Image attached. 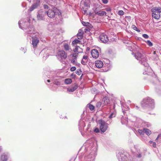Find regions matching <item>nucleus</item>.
<instances>
[{
	"mask_svg": "<svg viewBox=\"0 0 161 161\" xmlns=\"http://www.w3.org/2000/svg\"><path fill=\"white\" fill-rule=\"evenodd\" d=\"M141 105L143 108H153L154 105V100L149 97H147L143 100L141 103Z\"/></svg>",
	"mask_w": 161,
	"mask_h": 161,
	"instance_id": "f257e3e1",
	"label": "nucleus"
},
{
	"mask_svg": "<svg viewBox=\"0 0 161 161\" xmlns=\"http://www.w3.org/2000/svg\"><path fill=\"white\" fill-rule=\"evenodd\" d=\"M135 57L138 60L142 61L141 64L144 66L147 67L148 64L146 62L147 59L145 56L142 55L141 53L137 52L135 54Z\"/></svg>",
	"mask_w": 161,
	"mask_h": 161,
	"instance_id": "f03ea898",
	"label": "nucleus"
},
{
	"mask_svg": "<svg viewBox=\"0 0 161 161\" xmlns=\"http://www.w3.org/2000/svg\"><path fill=\"white\" fill-rule=\"evenodd\" d=\"M46 12L48 16L50 18H53L54 17L55 15H59L61 14L60 12L56 8L53 7L52 9H49Z\"/></svg>",
	"mask_w": 161,
	"mask_h": 161,
	"instance_id": "7ed1b4c3",
	"label": "nucleus"
},
{
	"mask_svg": "<svg viewBox=\"0 0 161 161\" xmlns=\"http://www.w3.org/2000/svg\"><path fill=\"white\" fill-rule=\"evenodd\" d=\"M152 16L153 18L158 19L160 17V13H161V8L155 7L151 9Z\"/></svg>",
	"mask_w": 161,
	"mask_h": 161,
	"instance_id": "20e7f679",
	"label": "nucleus"
},
{
	"mask_svg": "<svg viewBox=\"0 0 161 161\" xmlns=\"http://www.w3.org/2000/svg\"><path fill=\"white\" fill-rule=\"evenodd\" d=\"M98 126L101 132L104 133L107 130L108 124L104 121L100 119L98 121Z\"/></svg>",
	"mask_w": 161,
	"mask_h": 161,
	"instance_id": "39448f33",
	"label": "nucleus"
},
{
	"mask_svg": "<svg viewBox=\"0 0 161 161\" xmlns=\"http://www.w3.org/2000/svg\"><path fill=\"white\" fill-rule=\"evenodd\" d=\"M46 15V12L41 10L38 11L37 16V19L39 20H44Z\"/></svg>",
	"mask_w": 161,
	"mask_h": 161,
	"instance_id": "423d86ee",
	"label": "nucleus"
},
{
	"mask_svg": "<svg viewBox=\"0 0 161 161\" xmlns=\"http://www.w3.org/2000/svg\"><path fill=\"white\" fill-rule=\"evenodd\" d=\"M58 58L61 62H62V60L65 59L67 57V53L64 50L59 51L58 53Z\"/></svg>",
	"mask_w": 161,
	"mask_h": 161,
	"instance_id": "0eeeda50",
	"label": "nucleus"
},
{
	"mask_svg": "<svg viewBox=\"0 0 161 161\" xmlns=\"http://www.w3.org/2000/svg\"><path fill=\"white\" fill-rule=\"evenodd\" d=\"M100 41L104 43H108L109 41V39L107 36L105 34L102 33L99 36Z\"/></svg>",
	"mask_w": 161,
	"mask_h": 161,
	"instance_id": "6e6552de",
	"label": "nucleus"
},
{
	"mask_svg": "<svg viewBox=\"0 0 161 161\" xmlns=\"http://www.w3.org/2000/svg\"><path fill=\"white\" fill-rule=\"evenodd\" d=\"M40 0H34V3L30 8L31 11H33L34 9L36 8L40 4Z\"/></svg>",
	"mask_w": 161,
	"mask_h": 161,
	"instance_id": "1a4fd4ad",
	"label": "nucleus"
},
{
	"mask_svg": "<svg viewBox=\"0 0 161 161\" xmlns=\"http://www.w3.org/2000/svg\"><path fill=\"white\" fill-rule=\"evenodd\" d=\"M78 55V54L77 53H72L70 55V56L73 57L71 60V62L74 64H76V60Z\"/></svg>",
	"mask_w": 161,
	"mask_h": 161,
	"instance_id": "9d476101",
	"label": "nucleus"
},
{
	"mask_svg": "<svg viewBox=\"0 0 161 161\" xmlns=\"http://www.w3.org/2000/svg\"><path fill=\"white\" fill-rule=\"evenodd\" d=\"M91 54L93 58H97L99 55L98 50L96 49H93L91 52Z\"/></svg>",
	"mask_w": 161,
	"mask_h": 161,
	"instance_id": "9b49d317",
	"label": "nucleus"
},
{
	"mask_svg": "<svg viewBox=\"0 0 161 161\" xmlns=\"http://www.w3.org/2000/svg\"><path fill=\"white\" fill-rule=\"evenodd\" d=\"M32 44L34 47H36L37 44L39 42V40L38 38L36 37H33L32 39Z\"/></svg>",
	"mask_w": 161,
	"mask_h": 161,
	"instance_id": "f8f14e48",
	"label": "nucleus"
},
{
	"mask_svg": "<svg viewBox=\"0 0 161 161\" xmlns=\"http://www.w3.org/2000/svg\"><path fill=\"white\" fill-rule=\"evenodd\" d=\"M95 65L97 68H100L102 67L103 64L102 61L98 60L95 62Z\"/></svg>",
	"mask_w": 161,
	"mask_h": 161,
	"instance_id": "ddd939ff",
	"label": "nucleus"
},
{
	"mask_svg": "<svg viewBox=\"0 0 161 161\" xmlns=\"http://www.w3.org/2000/svg\"><path fill=\"white\" fill-rule=\"evenodd\" d=\"M94 13L97 14L98 15L101 16L103 15H106V12L103 11H99L97 10L96 9L94 10Z\"/></svg>",
	"mask_w": 161,
	"mask_h": 161,
	"instance_id": "4468645a",
	"label": "nucleus"
},
{
	"mask_svg": "<svg viewBox=\"0 0 161 161\" xmlns=\"http://www.w3.org/2000/svg\"><path fill=\"white\" fill-rule=\"evenodd\" d=\"M88 57L87 55H84L81 60V63L83 65H86L88 62Z\"/></svg>",
	"mask_w": 161,
	"mask_h": 161,
	"instance_id": "2eb2a0df",
	"label": "nucleus"
},
{
	"mask_svg": "<svg viewBox=\"0 0 161 161\" xmlns=\"http://www.w3.org/2000/svg\"><path fill=\"white\" fill-rule=\"evenodd\" d=\"M82 2L85 7L87 8L90 7V0H82Z\"/></svg>",
	"mask_w": 161,
	"mask_h": 161,
	"instance_id": "dca6fc26",
	"label": "nucleus"
},
{
	"mask_svg": "<svg viewBox=\"0 0 161 161\" xmlns=\"http://www.w3.org/2000/svg\"><path fill=\"white\" fill-rule=\"evenodd\" d=\"M110 102L109 100L108 97H106L103 98V99L102 103L103 104L107 105L109 104Z\"/></svg>",
	"mask_w": 161,
	"mask_h": 161,
	"instance_id": "f3484780",
	"label": "nucleus"
},
{
	"mask_svg": "<svg viewBox=\"0 0 161 161\" xmlns=\"http://www.w3.org/2000/svg\"><path fill=\"white\" fill-rule=\"evenodd\" d=\"M78 87V85L76 84L71 87L68 88V91L69 92H73L77 89Z\"/></svg>",
	"mask_w": 161,
	"mask_h": 161,
	"instance_id": "a211bd4d",
	"label": "nucleus"
},
{
	"mask_svg": "<svg viewBox=\"0 0 161 161\" xmlns=\"http://www.w3.org/2000/svg\"><path fill=\"white\" fill-rule=\"evenodd\" d=\"M8 159V155L4 153L2 154L0 157V160L1 161H7Z\"/></svg>",
	"mask_w": 161,
	"mask_h": 161,
	"instance_id": "6ab92c4d",
	"label": "nucleus"
},
{
	"mask_svg": "<svg viewBox=\"0 0 161 161\" xmlns=\"http://www.w3.org/2000/svg\"><path fill=\"white\" fill-rule=\"evenodd\" d=\"M85 125V123L83 121H80L79 124V128L80 130L81 131L83 130Z\"/></svg>",
	"mask_w": 161,
	"mask_h": 161,
	"instance_id": "aec40b11",
	"label": "nucleus"
},
{
	"mask_svg": "<svg viewBox=\"0 0 161 161\" xmlns=\"http://www.w3.org/2000/svg\"><path fill=\"white\" fill-rule=\"evenodd\" d=\"M77 38L79 39H81L83 38V32L81 30H79L77 35Z\"/></svg>",
	"mask_w": 161,
	"mask_h": 161,
	"instance_id": "412c9836",
	"label": "nucleus"
},
{
	"mask_svg": "<svg viewBox=\"0 0 161 161\" xmlns=\"http://www.w3.org/2000/svg\"><path fill=\"white\" fill-rule=\"evenodd\" d=\"M64 49L66 51L71 50L69 46L67 43H64Z\"/></svg>",
	"mask_w": 161,
	"mask_h": 161,
	"instance_id": "4be33fe9",
	"label": "nucleus"
},
{
	"mask_svg": "<svg viewBox=\"0 0 161 161\" xmlns=\"http://www.w3.org/2000/svg\"><path fill=\"white\" fill-rule=\"evenodd\" d=\"M143 130L144 131V133H145L148 136L149 135L151 134V131L147 129L144 128Z\"/></svg>",
	"mask_w": 161,
	"mask_h": 161,
	"instance_id": "5701e85b",
	"label": "nucleus"
},
{
	"mask_svg": "<svg viewBox=\"0 0 161 161\" xmlns=\"http://www.w3.org/2000/svg\"><path fill=\"white\" fill-rule=\"evenodd\" d=\"M79 48H80L78 46L76 47L73 50L74 53H77L78 54L79 53H80L81 52H79L78 51Z\"/></svg>",
	"mask_w": 161,
	"mask_h": 161,
	"instance_id": "b1692460",
	"label": "nucleus"
},
{
	"mask_svg": "<svg viewBox=\"0 0 161 161\" xmlns=\"http://www.w3.org/2000/svg\"><path fill=\"white\" fill-rule=\"evenodd\" d=\"M72 80L70 79H67L65 80V83L66 84H69L72 82Z\"/></svg>",
	"mask_w": 161,
	"mask_h": 161,
	"instance_id": "393cba45",
	"label": "nucleus"
},
{
	"mask_svg": "<svg viewBox=\"0 0 161 161\" xmlns=\"http://www.w3.org/2000/svg\"><path fill=\"white\" fill-rule=\"evenodd\" d=\"M80 41L78 40V39H75L73 41L72 44L74 45H75L77 43H80Z\"/></svg>",
	"mask_w": 161,
	"mask_h": 161,
	"instance_id": "a878e982",
	"label": "nucleus"
},
{
	"mask_svg": "<svg viewBox=\"0 0 161 161\" xmlns=\"http://www.w3.org/2000/svg\"><path fill=\"white\" fill-rule=\"evenodd\" d=\"M87 105L88 106V107L92 111L94 109V107L93 105L91 104H88Z\"/></svg>",
	"mask_w": 161,
	"mask_h": 161,
	"instance_id": "bb28decb",
	"label": "nucleus"
},
{
	"mask_svg": "<svg viewBox=\"0 0 161 161\" xmlns=\"http://www.w3.org/2000/svg\"><path fill=\"white\" fill-rule=\"evenodd\" d=\"M146 42L147 44L149 46H152L153 45V43L149 40H147V41H146Z\"/></svg>",
	"mask_w": 161,
	"mask_h": 161,
	"instance_id": "cd10ccee",
	"label": "nucleus"
},
{
	"mask_svg": "<svg viewBox=\"0 0 161 161\" xmlns=\"http://www.w3.org/2000/svg\"><path fill=\"white\" fill-rule=\"evenodd\" d=\"M81 11L84 14H87V10L85 9L84 8H81Z\"/></svg>",
	"mask_w": 161,
	"mask_h": 161,
	"instance_id": "c85d7f7f",
	"label": "nucleus"
},
{
	"mask_svg": "<svg viewBox=\"0 0 161 161\" xmlns=\"http://www.w3.org/2000/svg\"><path fill=\"white\" fill-rule=\"evenodd\" d=\"M138 132L141 135H143L144 134V131L143 130L139 129L138 130Z\"/></svg>",
	"mask_w": 161,
	"mask_h": 161,
	"instance_id": "c756f323",
	"label": "nucleus"
},
{
	"mask_svg": "<svg viewBox=\"0 0 161 161\" xmlns=\"http://www.w3.org/2000/svg\"><path fill=\"white\" fill-rule=\"evenodd\" d=\"M124 14V12L123 10H119L118 13V14L120 16L123 15Z\"/></svg>",
	"mask_w": 161,
	"mask_h": 161,
	"instance_id": "7c9ffc66",
	"label": "nucleus"
},
{
	"mask_svg": "<svg viewBox=\"0 0 161 161\" xmlns=\"http://www.w3.org/2000/svg\"><path fill=\"white\" fill-rule=\"evenodd\" d=\"M102 104V103L100 102H98L96 104V106L97 108H99L100 107L101 105Z\"/></svg>",
	"mask_w": 161,
	"mask_h": 161,
	"instance_id": "2f4dec72",
	"label": "nucleus"
},
{
	"mask_svg": "<svg viewBox=\"0 0 161 161\" xmlns=\"http://www.w3.org/2000/svg\"><path fill=\"white\" fill-rule=\"evenodd\" d=\"M94 131L96 133H98L99 132V130L98 128H96L94 129Z\"/></svg>",
	"mask_w": 161,
	"mask_h": 161,
	"instance_id": "473e14b6",
	"label": "nucleus"
},
{
	"mask_svg": "<svg viewBox=\"0 0 161 161\" xmlns=\"http://www.w3.org/2000/svg\"><path fill=\"white\" fill-rule=\"evenodd\" d=\"M142 36L143 37L146 39H147L149 37L148 35L146 34H143Z\"/></svg>",
	"mask_w": 161,
	"mask_h": 161,
	"instance_id": "72a5a7b5",
	"label": "nucleus"
},
{
	"mask_svg": "<svg viewBox=\"0 0 161 161\" xmlns=\"http://www.w3.org/2000/svg\"><path fill=\"white\" fill-rule=\"evenodd\" d=\"M76 69V68L75 67H72L70 68L71 71L73 72L75 71Z\"/></svg>",
	"mask_w": 161,
	"mask_h": 161,
	"instance_id": "f704fd0d",
	"label": "nucleus"
},
{
	"mask_svg": "<svg viewBox=\"0 0 161 161\" xmlns=\"http://www.w3.org/2000/svg\"><path fill=\"white\" fill-rule=\"evenodd\" d=\"M136 156L139 158H141L142 157L141 153L138 152V154H137V155H136Z\"/></svg>",
	"mask_w": 161,
	"mask_h": 161,
	"instance_id": "c9c22d12",
	"label": "nucleus"
},
{
	"mask_svg": "<svg viewBox=\"0 0 161 161\" xmlns=\"http://www.w3.org/2000/svg\"><path fill=\"white\" fill-rule=\"evenodd\" d=\"M102 1L103 3L104 4H106L108 2V0H102Z\"/></svg>",
	"mask_w": 161,
	"mask_h": 161,
	"instance_id": "e433bc0d",
	"label": "nucleus"
},
{
	"mask_svg": "<svg viewBox=\"0 0 161 161\" xmlns=\"http://www.w3.org/2000/svg\"><path fill=\"white\" fill-rule=\"evenodd\" d=\"M23 20H21L19 21L18 24L20 28L21 27L20 24L23 22Z\"/></svg>",
	"mask_w": 161,
	"mask_h": 161,
	"instance_id": "4c0bfd02",
	"label": "nucleus"
},
{
	"mask_svg": "<svg viewBox=\"0 0 161 161\" xmlns=\"http://www.w3.org/2000/svg\"><path fill=\"white\" fill-rule=\"evenodd\" d=\"M82 24L84 26H86L87 25V24H89V23L88 22L86 23L84 21H83L82 22Z\"/></svg>",
	"mask_w": 161,
	"mask_h": 161,
	"instance_id": "58836bf2",
	"label": "nucleus"
},
{
	"mask_svg": "<svg viewBox=\"0 0 161 161\" xmlns=\"http://www.w3.org/2000/svg\"><path fill=\"white\" fill-rule=\"evenodd\" d=\"M105 10L107 12H109L111 11V9L110 8H106L105 9Z\"/></svg>",
	"mask_w": 161,
	"mask_h": 161,
	"instance_id": "ea45409f",
	"label": "nucleus"
},
{
	"mask_svg": "<svg viewBox=\"0 0 161 161\" xmlns=\"http://www.w3.org/2000/svg\"><path fill=\"white\" fill-rule=\"evenodd\" d=\"M153 146L154 147H156V144L155 142H153Z\"/></svg>",
	"mask_w": 161,
	"mask_h": 161,
	"instance_id": "a19ab883",
	"label": "nucleus"
},
{
	"mask_svg": "<svg viewBox=\"0 0 161 161\" xmlns=\"http://www.w3.org/2000/svg\"><path fill=\"white\" fill-rule=\"evenodd\" d=\"M133 28L134 30H136V29H137V28L134 25H133Z\"/></svg>",
	"mask_w": 161,
	"mask_h": 161,
	"instance_id": "79ce46f5",
	"label": "nucleus"
},
{
	"mask_svg": "<svg viewBox=\"0 0 161 161\" xmlns=\"http://www.w3.org/2000/svg\"><path fill=\"white\" fill-rule=\"evenodd\" d=\"M127 122V120H125V122H123V120H122L121 122L122 124H126Z\"/></svg>",
	"mask_w": 161,
	"mask_h": 161,
	"instance_id": "37998d69",
	"label": "nucleus"
},
{
	"mask_svg": "<svg viewBox=\"0 0 161 161\" xmlns=\"http://www.w3.org/2000/svg\"><path fill=\"white\" fill-rule=\"evenodd\" d=\"M161 137V135H159L157 137V138L156 139V140H158V139L159 137Z\"/></svg>",
	"mask_w": 161,
	"mask_h": 161,
	"instance_id": "c03bdc74",
	"label": "nucleus"
},
{
	"mask_svg": "<svg viewBox=\"0 0 161 161\" xmlns=\"http://www.w3.org/2000/svg\"><path fill=\"white\" fill-rule=\"evenodd\" d=\"M81 71H78L76 73L77 75H80L81 74Z\"/></svg>",
	"mask_w": 161,
	"mask_h": 161,
	"instance_id": "a18cd8bd",
	"label": "nucleus"
},
{
	"mask_svg": "<svg viewBox=\"0 0 161 161\" xmlns=\"http://www.w3.org/2000/svg\"><path fill=\"white\" fill-rule=\"evenodd\" d=\"M44 8H48V7L47 6V5H44Z\"/></svg>",
	"mask_w": 161,
	"mask_h": 161,
	"instance_id": "49530a36",
	"label": "nucleus"
},
{
	"mask_svg": "<svg viewBox=\"0 0 161 161\" xmlns=\"http://www.w3.org/2000/svg\"><path fill=\"white\" fill-rule=\"evenodd\" d=\"M113 114H111L109 116V118H111L113 117Z\"/></svg>",
	"mask_w": 161,
	"mask_h": 161,
	"instance_id": "de8ad7c7",
	"label": "nucleus"
},
{
	"mask_svg": "<svg viewBox=\"0 0 161 161\" xmlns=\"http://www.w3.org/2000/svg\"><path fill=\"white\" fill-rule=\"evenodd\" d=\"M150 143L152 144L153 143V142L152 141H150L149 142Z\"/></svg>",
	"mask_w": 161,
	"mask_h": 161,
	"instance_id": "09e8293b",
	"label": "nucleus"
},
{
	"mask_svg": "<svg viewBox=\"0 0 161 161\" xmlns=\"http://www.w3.org/2000/svg\"><path fill=\"white\" fill-rule=\"evenodd\" d=\"M150 126V124L147 125V127H149Z\"/></svg>",
	"mask_w": 161,
	"mask_h": 161,
	"instance_id": "8fccbe9b",
	"label": "nucleus"
},
{
	"mask_svg": "<svg viewBox=\"0 0 161 161\" xmlns=\"http://www.w3.org/2000/svg\"><path fill=\"white\" fill-rule=\"evenodd\" d=\"M30 21H31L30 19H29L28 20V22L29 23H30Z\"/></svg>",
	"mask_w": 161,
	"mask_h": 161,
	"instance_id": "3c124183",
	"label": "nucleus"
},
{
	"mask_svg": "<svg viewBox=\"0 0 161 161\" xmlns=\"http://www.w3.org/2000/svg\"><path fill=\"white\" fill-rule=\"evenodd\" d=\"M139 107H138V106H136V109H138V108Z\"/></svg>",
	"mask_w": 161,
	"mask_h": 161,
	"instance_id": "603ef678",
	"label": "nucleus"
},
{
	"mask_svg": "<svg viewBox=\"0 0 161 161\" xmlns=\"http://www.w3.org/2000/svg\"><path fill=\"white\" fill-rule=\"evenodd\" d=\"M47 81L48 82H50V81L49 80H47Z\"/></svg>",
	"mask_w": 161,
	"mask_h": 161,
	"instance_id": "864d4df0",
	"label": "nucleus"
},
{
	"mask_svg": "<svg viewBox=\"0 0 161 161\" xmlns=\"http://www.w3.org/2000/svg\"><path fill=\"white\" fill-rule=\"evenodd\" d=\"M82 77V75H81V76L80 77V79Z\"/></svg>",
	"mask_w": 161,
	"mask_h": 161,
	"instance_id": "5fc2aeb1",
	"label": "nucleus"
},
{
	"mask_svg": "<svg viewBox=\"0 0 161 161\" xmlns=\"http://www.w3.org/2000/svg\"><path fill=\"white\" fill-rule=\"evenodd\" d=\"M123 112L124 114V113H125V111L124 110H123Z\"/></svg>",
	"mask_w": 161,
	"mask_h": 161,
	"instance_id": "6e6d98bb",
	"label": "nucleus"
},
{
	"mask_svg": "<svg viewBox=\"0 0 161 161\" xmlns=\"http://www.w3.org/2000/svg\"><path fill=\"white\" fill-rule=\"evenodd\" d=\"M123 108H124V106L123 107H122V110H123Z\"/></svg>",
	"mask_w": 161,
	"mask_h": 161,
	"instance_id": "4d7b16f0",
	"label": "nucleus"
},
{
	"mask_svg": "<svg viewBox=\"0 0 161 161\" xmlns=\"http://www.w3.org/2000/svg\"><path fill=\"white\" fill-rule=\"evenodd\" d=\"M90 157V155H89V156H88V157L89 158Z\"/></svg>",
	"mask_w": 161,
	"mask_h": 161,
	"instance_id": "13d9d810",
	"label": "nucleus"
},
{
	"mask_svg": "<svg viewBox=\"0 0 161 161\" xmlns=\"http://www.w3.org/2000/svg\"><path fill=\"white\" fill-rule=\"evenodd\" d=\"M143 74H146V73H143Z\"/></svg>",
	"mask_w": 161,
	"mask_h": 161,
	"instance_id": "bf43d9fd",
	"label": "nucleus"
},
{
	"mask_svg": "<svg viewBox=\"0 0 161 161\" xmlns=\"http://www.w3.org/2000/svg\"><path fill=\"white\" fill-rule=\"evenodd\" d=\"M139 151V150L138 151V150H137V152H138Z\"/></svg>",
	"mask_w": 161,
	"mask_h": 161,
	"instance_id": "052dcab7",
	"label": "nucleus"
}]
</instances>
